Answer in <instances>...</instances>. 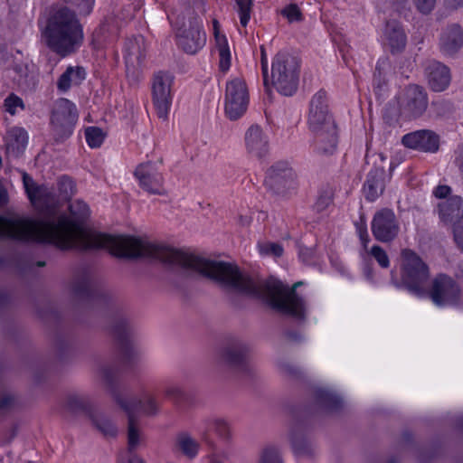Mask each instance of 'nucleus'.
<instances>
[{
  "mask_svg": "<svg viewBox=\"0 0 463 463\" xmlns=\"http://www.w3.org/2000/svg\"><path fill=\"white\" fill-rule=\"evenodd\" d=\"M219 53V66L221 71H227L231 66L232 54L226 37H218L215 43Z\"/></svg>",
  "mask_w": 463,
  "mask_h": 463,
  "instance_id": "39",
  "label": "nucleus"
},
{
  "mask_svg": "<svg viewBox=\"0 0 463 463\" xmlns=\"http://www.w3.org/2000/svg\"><path fill=\"white\" fill-rule=\"evenodd\" d=\"M249 94L245 82L241 79H234L227 83L225 94V112L227 116L235 120L247 110Z\"/></svg>",
  "mask_w": 463,
  "mask_h": 463,
  "instance_id": "11",
  "label": "nucleus"
},
{
  "mask_svg": "<svg viewBox=\"0 0 463 463\" xmlns=\"http://www.w3.org/2000/svg\"><path fill=\"white\" fill-rule=\"evenodd\" d=\"M370 253L376 260V261L379 263V265L382 268L389 267V264H390L389 258L387 256V253L382 247H380L378 245L373 246Z\"/></svg>",
  "mask_w": 463,
  "mask_h": 463,
  "instance_id": "52",
  "label": "nucleus"
},
{
  "mask_svg": "<svg viewBox=\"0 0 463 463\" xmlns=\"http://www.w3.org/2000/svg\"><path fill=\"white\" fill-rule=\"evenodd\" d=\"M14 70L21 76H27V66L22 64H15Z\"/></svg>",
  "mask_w": 463,
  "mask_h": 463,
  "instance_id": "63",
  "label": "nucleus"
},
{
  "mask_svg": "<svg viewBox=\"0 0 463 463\" xmlns=\"http://www.w3.org/2000/svg\"><path fill=\"white\" fill-rule=\"evenodd\" d=\"M119 463H145L136 453L127 454V458H121Z\"/></svg>",
  "mask_w": 463,
  "mask_h": 463,
  "instance_id": "61",
  "label": "nucleus"
},
{
  "mask_svg": "<svg viewBox=\"0 0 463 463\" xmlns=\"http://www.w3.org/2000/svg\"><path fill=\"white\" fill-rule=\"evenodd\" d=\"M76 106L67 99H59L53 106L51 122L57 139L68 137L77 121Z\"/></svg>",
  "mask_w": 463,
  "mask_h": 463,
  "instance_id": "8",
  "label": "nucleus"
},
{
  "mask_svg": "<svg viewBox=\"0 0 463 463\" xmlns=\"http://www.w3.org/2000/svg\"><path fill=\"white\" fill-rule=\"evenodd\" d=\"M279 368L284 373L292 377L298 376L300 373L299 369L296 365L286 361L279 363Z\"/></svg>",
  "mask_w": 463,
  "mask_h": 463,
  "instance_id": "54",
  "label": "nucleus"
},
{
  "mask_svg": "<svg viewBox=\"0 0 463 463\" xmlns=\"http://www.w3.org/2000/svg\"><path fill=\"white\" fill-rule=\"evenodd\" d=\"M146 444L145 434L135 415H128L127 454L136 453Z\"/></svg>",
  "mask_w": 463,
  "mask_h": 463,
  "instance_id": "27",
  "label": "nucleus"
},
{
  "mask_svg": "<svg viewBox=\"0 0 463 463\" xmlns=\"http://www.w3.org/2000/svg\"><path fill=\"white\" fill-rule=\"evenodd\" d=\"M99 374L103 381L107 391L111 395L113 401L118 405L123 403V398L128 392V388H121L117 380L118 369L116 366L104 364L99 366Z\"/></svg>",
  "mask_w": 463,
  "mask_h": 463,
  "instance_id": "21",
  "label": "nucleus"
},
{
  "mask_svg": "<svg viewBox=\"0 0 463 463\" xmlns=\"http://www.w3.org/2000/svg\"><path fill=\"white\" fill-rule=\"evenodd\" d=\"M280 14L287 18L289 23L300 22L303 20V14L297 4H289L280 10Z\"/></svg>",
  "mask_w": 463,
  "mask_h": 463,
  "instance_id": "47",
  "label": "nucleus"
},
{
  "mask_svg": "<svg viewBox=\"0 0 463 463\" xmlns=\"http://www.w3.org/2000/svg\"><path fill=\"white\" fill-rule=\"evenodd\" d=\"M245 146L250 155L260 158L269 152V137L260 126L252 125L245 133Z\"/></svg>",
  "mask_w": 463,
  "mask_h": 463,
  "instance_id": "22",
  "label": "nucleus"
},
{
  "mask_svg": "<svg viewBox=\"0 0 463 463\" xmlns=\"http://www.w3.org/2000/svg\"><path fill=\"white\" fill-rule=\"evenodd\" d=\"M4 107L5 111L9 112L11 115H14L17 108H21L24 109V104L21 98L16 96L14 93H11L4 102Z\"/></svg>",
  "mask_w": 463,
  "mask_h": 463,
  "instance_id": "50",
  "label": "nucleus"
},
{
  "mask_svg": "<svg viewBox=\"0 0 463 463\" xmlns=\"http://www.w3.org/2000/svg\"><path fill=\"white\" fill-rule=\"evenodd\" d=\"M123 403H125V406L122 404H118V406L128 415H135V411L141 409L145 415L156 416L161 409V402L155 394L149 392H143L141 398H137L133 396L128 390L123 398Z\"/></svg>",
  "mask_w": 463,
  "mask_h": 463,
  "instance_id": "19",
  "label": "nucleus"
},
{
  "mask_svg": "<svg viewBox=\"0 0 463 463\" xmlns=\"http://www.w3.org/2000/svg\"><path fill=\"white\" fill-rule=\"evenodd\" d=\"M299 60L285 52H278L271 65V85L284 96H292L298 90Z\"/></svg>",
  "mask_w": 463,
  "mask_h": 463,
  "instance_id": "4",
  "label": "nucleus"
},
{
  "mask_svg": "<svg viewBox=\"0 0 463 463\" xmlns=\"http://www.w3.org/2000/svg\"><path fill=\"white\" fill-rule=\"evenodd\" d=\"M92 425L103 436L115 438L118 435V428L113 420L101 411H92L90 415Z\"/></svg>",
  "mask_w": 463,
  "mask_h": 463,
  "instance_id": "37",
  "label": "nucleus"
},
{
  "mask_svg": "<svg viewBox=\"0 0 463 463\" xmlns=\"http://www.w3.org/2000/svg\"><path fill=\"white\" fill-rule=\"evenodd\" d=\"M23 184L31 202H42L53 197V193L44 185H37L33 179L23 172Z\"/></svg>",
  "mask_w": 463,
  "mask_h": 463,
  "instance_id": "35",
  "label": "nucleus"
},
{
  "mask_svg": "<svg viewBox=\"0 0 463 463\" xmlns=\"http://www.w3.org/2000/svg\"><path fill=\"white\" fill-rule=\"evenodd\" d=\"M14 401H15V397L14 394L9 393V392L4 393L0 397V409L1 410L9 409L11 406H13V404L14 403Z\"/></svg>",
  "mask_w": 463,
  "mask_h": 463,
  "instance_id": "58",
  "label": "nucleus"
},
{
  "mask_svg": "<svg viewBox=\"0 0 463 463\" xmlns=\"http://www.w3.org/2000/svg\"><path fill=\"white\" fill-rule=\"evenodd\" d=\"M236 10L240 17V24L241 26L246 27L250 19L252 12L253 0H235Z\"/></svg>",
  "mask_w": 463,
  "mask_h": 463,
  "instance_id": "42",
  "label": "nucleus"
},
{
  "mask_svg": "<svg viewBox=\"0 0 463 463\" xmlns=\"http://www.w3.org/2000/svg\"><path fill=\"white\" fill-rule=\"evenodd\" d=\"M257 463H284V461L278 447L267 446L260 452Z\"/></svg>",
  "mask_w": 463,
  "mask_h": 463,
  "instance_id": "41",
  "label": "nucleus"
},
{
  "mask_svg": "<svg viewBox=\"0 0 463 463\" xmlns=\"http://www.w3.org/2000/svg\"><path fill=\"white\" fill-rule=\"evenodd\" d=\"M456 164L463 174V148L460 149L459 154L456 158Z\"/></svg>",
  "mask_w": 463,
  "mask_h": 463,
  "instance_id": "64",
  "label": "nucleus"
},
{
  "mask_svg": "<svg viewBox=\"0 0 463 463\" xmlns=\"http://www.w3.org/2000/svg\"><path fill=\"white\" fill-rule=\"evenodd\" d=\"M41 36L44 45L61 58L75 53L84 40L83 28L76 13L67 6L50 12Z\"/></svg>",
  "mask_w": 463,
  "mask_h": 463,
  "instance_id": "3",
  "label": "nucleus"
},
{
  "mask_svg": "<svg viewBox=\"0 0 463 463\" xmlns=\"http://www.w3.org/2000/svg\"><path fill=\"white\" fill-rule=\"evenodd\" d=\"M387 61H379L375 67V71L373 73V90L376 94H380V92L386 86L385 73L383 71L385 66L387 65Z\"/></svg>",
  "mask_w": 463,
  "mask_h": 463,
  "instance_id": "44",
  "label": "nucleus"
},
{
  "mask_svg": "<svg viewBox=\"0 0 463 463\" xmlns=\"http://www.w3.org/2000/svg\"><path fill=\"white\" fill-rule=\"evenodd\" d=\"M314 395L317 405L326 412L337 411L343 405L342 399L328 389L317 388Z\"/></svg>",
  "mask_w": 463,
  "mask_h": 463,
  "instance_id": "33",
  "label": "nucleus"
},
{
  "mask_svg": "<svg viewBox=\"0 0 463 463\" xmlns=\"http://www.w3.org/2000/svg\"><path fill=\"white\" fill-rule=\"evenodd\" d=\"M425 73L430 89L436 92L445 90L450 83L449 69L437 61H431L427 64Z\"/></svg>",
  "mask_w": 463,
  "mask_h": 463,
  "instance_id": "23",
  "label": "nucleus"
},
{
  "mask_svg": "<svg viewBox=\"0 0 463 463\" xmlns=\"http://www.w3.org/2000/svg\"><path fill=\"white\" fill-rule=\"evenodd\" d=\"M439 213L442 222L456 224L463 218V200L458 195L450 196L447 201L439 203Z\"/></svg>",
  "mask_w": 463,
  "mask_h": 463,
  "instance_id": "24",
  "label": "nucleus"
},
{
  "mask_svg": "<svg viewBox=\"0 0 463 463\" xmlns=\"http://www.w3.org/2000/svg\"><path fill=\"white\" fill-rule=\"evenodd\" d=\"M305 427L298 420H293L289 425L288 438L294 452L298 456L310 455L312 445L305 437Z\"/></svg>",
  "mask_w": 463,
  "mask_h": 463,
  "instance_id": "25",
  "label": "nucleus"
},
{
  "mask_svg": "<svg viewBox=\"0 0 463 463\" xmlns=\"http://www.w3.org/2000/svg\"><path fill=\"white\" fill-rule=\"evenodd\" d=\"M451 192V188L449 185L440 184L438 185L433 191L435 197L442 199L446 198Z\"/></svg>",
  "mask_w": 463,
  "mask_h": 463,
  "instance_id": "60",
  "label": "nucleus"
},
{
  "mask_svg": "<svg viewBox=\"0 0 463 463\" xmlns=\"http://www.w3.org/2000/svg\"><path fill=\"white\" fill-rule=\"evenodd\" d=\"M260 62H261V70L263 74V81L264 86L269 89V80H268V61L267 55L264 46H260Z\"/></svg>",
  "mask_w": 463,
  "mask_h": 463,
  "instance_id": "55",
  "label": "nucleus"
},
{
  "mask_svg": "<svg viewBox=\"0 0 463 463\" xmlns=\"http://www.w3.org/2000/svg\"><path fill=\"white\" fill-rule=\"evenodd\" d=\"M174 77L165 71H157L152 80V99L159 118L166 120L172 104L171 87Z\"/></svg>",
  "mask_w": 463,
  "mask_h": 463,
  "instance_id": "9",
  "label": "nucleus"
},
{
  "mask_svg": "<svg viewBox=\"0 0 463 463\" xmlns=\"http://www.w3.org/2000/svg\"><path fill=\"white\" fill-rule=\"evenodd\" d=\"M176 445L188 458H194L198 454L200 444L187 432H181L176 437Z\"/></svg>",
  "mask_w": 463,
  "mask_h": 463,
  "instance_id": "38",
  "label": "nucleus"
},
{
  "mask_svg": "<svg viewBox=\"0 0 463 463\" xmlns=\"http://www.w3.org/2000/svg\"><path fill=\"white\" fill-rule=\"evenodd\" d=\"M208 430H213L220 438L228 439L231 437V429L228 421L222 418H211L204 421Z\"/></svg>",
  "mask_w": 463,
  "mask_h": 463,
  "instance_id": "40",
  "label": "nucleus"
},
{
  "mask_svg": "<svg viewBox=\"0 0 463 463\" xmlns=\"http://www.w3.org/2000/svg\"><path fill=\"white\" fill-rule=\"evenodd\" d=\"M145 59L143 39L129 40L126 43V66L128 70L140 66Z\"/></svg>",
  "mask_w": 463,
  "mask_h": 463,
  "instance_id": "32",
  "label": "nucleus"
},
{
  "mask_svg": "<svg viewBox=\"0 0 463 463\" xmlns=\"http://www.w3.org/2000/svg\"><path fill=\"white\" fill-rule=\"evenodd\" d=\"M60 194L64 199L70 198L75 192L74 182L67 176H62L58 183Z\"/></svg>",
  "mask_w": 463,
  "mask_h": 463,
  "instance_id": "49",
  "label": "nucleus"
},
{
  "mask_svg": "<svg viewBox=\"0 0 463 463\" xmlns=\"http://www.w3.org/2000/svg\"><path fill=\"white\" fill-rule=\"evenodd\" d=\"M333 127L336 126L328 111L326 93L324 90H319L310 101L308 128L312 133H315L326 128L331 129Z\"/></svg>",
  "mask_w": 463,
  "mask_h": 463,
  "instance_id": "15",
  "label": "nucleus"
},
{
  "mask_svg": "<svg viewBox=\"0 0 463 463\" xmlns=\"http://www.w3.org/2000/svg\"><path fill=\"white\" fill-rule=\"evenodd\" d=\"M109 330L118 342L123 363H135L139 354L131 342L133 326L129 318L124 314L116 315L110 322Z\"/></svg>",
  "mask_w": 463,
  "mask_h": 463,
  "instance_id": "7",
  "label": "nucleus"
},
{
  "mask_svg": "<svg viewBox=\"0 0 463 463\" xmlns=\"http://www.w3.org/2000/svg\"><path fill=\"white\" fill-rule=\"evenodd\" d=\"M333 196V188L329 185L323 186L320 189L317 199L316 201L315 209L317 212H323L324 210H326L332 203Z\"/></svg>",
  "mask_w": 463,
  "mask_h": 463,
  "instance_id": "43",
  "label": "nucleus"
},
{
  "mask_svg": "<svg viewBox=\"0 0 463 463\" xmlns=\"http://www.w3.org/2000/svg\"><path fill=\"white\" fill-rule=\"evenodd\" d=\"M314 134V146L317 153L322 155H332L337 146L336 127L331 129H324Z\"/></svg>",
  "mask_w": 463,
  "mask_h": 463,
  "instance_id": "28",
  "label": "nucleus"
},
{
  "mask_svg": "<svg viewBox=\"0 0 463 463\" xmlns=\"http://www.w3.org/2000/svg\"><path fill=\"white\" fill-rule=\"evenodd\" d=\"M164 394L165 398L170 400L175 405H179L185 399L184 389L175 383L166 385L164 389Z\"/></svg>",
  "mask_w": 463,
  "mask_h": 463,
  "instance_id": "45",
  "label": "nucleus"
},
{
  "mask_svg": "<svg viewBox=\"0 0 463 463\" xmlns=\"http://www.w3.org/2000/svg\"><path fill=\"white\" fill-rule=\"evenodd\" d=\"M259 250L262 255H272L280 257L283 254V248L280 244L275 242H265L259 245Z\"/></svg>",
  "mask_w": 463,
  "mask_h": 463,
  "instance_id": "51",
  "label": "nucleus"
},
{
  "mask_svg": "<svg viewBox=\"0 0 463 463\" xmlns=\"http://www.w3.org/2000/svg\"><path fill=\"white\" fill-rule=\"evenodd\" d=\"M402 144L423 152H436L439 149V137L430 130H418L403 136Z\"/></svg>",
  "mask_w": 463,
  "mask_h": 463,
  "instance_id": "20",
  "label": "nucleus"
},
{
  "mask_svg": "<svg viewBox=\"0 0 463 463\" xmlns=\"http://www.w3.org/2000/svg\"><path fill=\"white\" fill-rule=\"evenodd\" d=\"M431 106L435 109L438 115H443L451 109L450 104L444 100L432 101Z\"/></svg>",
  "mask_w": 463,
  "mask_h": 463,
  "instance_id": "57",
  "label": "nucleus"
},
{
  "mask_svg": "<svg viewBox=\"0 0 463 463\" xmlns=\"http://www.w3.org/2000/svg\"><path fill=\"white\" fill-rule=\"evenodd\" d=\"M139 186L150 194L163 195L166 194L164 188L163 175L156 163L147 161L138 165L134 172Z\"/></svg>",
  "mask_w": 463,
  "mask_h": 463,
  "instance_id": "17",
  "label": "nucleus"
},
{
  "mask_svg": "<svg viewBox=\"0 0 463 463\" xmlns=\"http://www.w3.org/2000/svg\"><path fill=\"white\" fill-rule=\"evenodd\" d=\"M384 36L392 53L404 49L406 45V35L403 29L397 22L391 21L386 24Z\"/></svg>",
  "mask_w": 463,
  "mask_h": 463,
  "instance_id": "30",
  "label": "nucleus"
},
{
  "mask_svg": "<svg viewBox=\"0 0 463 463\" xmlns=\"http://www.w3.org/2000/svg\"><path fill=\"white\" fill-rule=\"evenodd\" d=\"M180 274L185 277L202 275L217 282L227 293L260 298L282 314L304 319V301L296 292L302 281L296 282L290 288L273 278L256 281L242 273L235 264L210 260L188 252Z\"/></svg>",
  "mask_w": 463,
  "mask_h": 463,
  "instance_id": "2",
  "label": "nucleus"
},
{
  "mask_svg": "<svg viewBox=\"0 0 463 463\" xmlns=\"http://www.w3.org/2000/svg\"><path fill=\"white\" fill-rule=\"evenodd\" d=\"M249 354V345L240 339H233L220 351L219 360L222 364L232 370L248 373Z\"/></svg>",
  "mask_w": 463,
  "mask_h": 463,
  "instance_id": "12",
  "label": "nucleus"
},
{
  "mask_svg": "<svg viewBox=\"0 0 463 463\" xmlns=\"http://www.w3.org/2000/svg\"><path fill=\"white\" fill-rule=\"evenodd\" d=\"M94 3L95 0H80V2L77 4L80 15H89L92 11Z\"/></svg>",
  "mask_w": 463,
  "mask_h": 463,
  "instance_id": "56",
  "label": "nucleus"
},
{
  "mask_svg": "<svg viewBox=\"0 0 463 463\" xmlns=\"http://www.w3.org/2000/svg\"><path fill=\"white\" fill-rule=\"evenodd\" d=\"M401 113H402L401 109H399L395 104H388L384 109L383 120L389 126H395L399 121Z\"/></svg>",
  "mask_w": 463,
  "mask_h": 463,
  "instance_id": "48",
  "label": "nucleus"
},
{
  "mask_svg": "<svg viewBox=\"0 0 463 463\" xmlns=\"http://www.w3.org/2000/svg\"><path fill=\"white\" fill-rule=\"evenodd\" d=\"M387 167H389L391 173L393 168L392 165L382 153L367 156L364 168L367 175L363 188L366 200L373 202L383 193L386 179L385 169Z\"/></svg>",
  "mask_w": 463,
  "mask_h": 463,
  "instance_id": "6",
  "label": "nucleus"
},
{
  "mask_svg": "<svg viewBox=\"0 0 463 463\" xmlns=\"http://www.w3.org/2000/svg\"><path fill=\"white\" fill-rule=\"evenodd\" d=\"M179 46L187 53L194 54L202 49L206 43V34L202 30V21L197 17H191L188 24H184L176 33Z\"/></svg>",
  "mask_w": 463,
  "mask_h": 463,
  "instance_id": "14",
  "label": "nucleus"
},
{
  "mask_svg": "<svg viewBox=\"0 0 463 463\" xmlns=\"http://www.w3.org/2000/svg\"><path fill=\"white\" fill-rule=\"evenodd\" d=\"M28 137L21 128H13L8 131L6 149L9 155L18 157L26 146Z\"/></svg>",
  "mask_w": 463,
  "mask_h": 463,
  "instance_id": "34",
  "label": "nucleus"
},
{
  "mask_svg": "<svg viewBox=\"0 0 463 463\" xmlns=\"http://www.w3.org/2000/svg\"><path fill=\"white\" fill-rule=\"evenodd\" d=\"M463 44V30L458 24L449 26L440 38V48L447 54H453Z\"/></svg>",
  "mask_w": 463,
  "mask_h": 463,
  "instance_id": "29",
  "label": "nucleus"
},
{
  "mask_svg": "<svg viewBox=\"0 0 463 463\" xmlns=\"http://www.w3.org/2000/svg\"><path fill=\"white\" fill-rule=\"evenodd\" d=\"M437 0H413L416 9L422 14H430L435 7Z\"/></svg>",
  "mask_w": 463,
  "mask_h": 463,
  "instance_id": "53",
  "label": "nucleus"
},
{
  "mask_svg": "<svg viewBox=\"0 0 463 463\" xmlns=\"http://www.w3.org/2000/svg\"><path fill=\"white\" fill-rule=\"evenodd\" d=\"M429 295L439 307L457 305L460 300L461 288L451 277L439 274L433 279Z\"/></svg>",
  "mask_w": 463,
  "mask_h": 463,
  "instance_id": "10",
  "label": "nucleus"
},
{
  "mask_svg": "<svg viewBox=\"0 0 463 463\" xmlns=\"http://www.w3.org/2000/svg\"><path fill=\"white\" fill-rule=\"evenodd\" d=\"M213 33L215 38V43H217L218 37H226L224 34L220 33V24L217 20L213 21Z\"/></svg>",
  "mask_w": 463,
  "mask_h": 463,
  "instance_id": "62",
  "label": "nucleus"
},
{
  "mask_svg": "<svg viewBox=\"0 0 463 463\" xmlns=\"http://www.w3.org/2000/svg\"><path fill=\"white\" fill-rule=\"evenodd\" d=\"M92 289L90 271L87 269L77 270L71 284L72 296L78 299H85L91 296Z\"/></svg>",
  "mask_w": 463,
  "mask_h": 463,
  "instance_id": "26",
  "label": "nucleus"
},
{
  "mask_svg": "<svg viewBox=\"0 0 463 463\" xmlns=\"http://www.w3.org/2000/svg\"><path fill=\"white\" fill-rule=\"evenodd\" d=\"M64 409L73 414L85 413L90 417L92 404L89 396L81 393H70L65 398Z\"/></svg>",
  "mask_w": 463,
  "mask_h": 463,
  "instance_id": "31",
  "label": "nucleus"
},
{
  "mask_svg": "<svg viewBox=\"0 0 463 463\" xmlns=\"http://www.w3.org/2000/svg\"><path fill=\"white\" fill-rule=\"evenodd\" d=\"M454 239L463 252V223H458L454 226Z\"/></svg>",
  "mask_w": 463,
  "mask_h": 463,
  "instance_id": "59",
  "label": "nucleus"
},
{
  "mask_svg": "<svg viewBox=\"0 0 463 463\" xmlns=\"http://www.w3.org/2000/svg\"><path fill=\"white\" fill-rule=\"evenodd\" d=\"M86 76L82 67L69 66L57 80V88L61 91H67L72 85H79Z\"/></svg>",
  "mask_w": 463,
  "mask_h": 463,
  "instance_id": "36",
  "label": "nucleus"
},
{
  "mask_svg": "<svg viewBox=\"0 0 463 463\" xmlns=\"http://www.w3.org/2000/svg\"><path fill=\"white\" fill-rule=\"evenodd\" d=\"M428 94L424 88L411 84L404 90L400 106L402 114L410 118L420 117L428 108Z\"/></svg>",
  "mask_w": 463,
  "mask_h": 463,
  "instance_id": "16",
  "label": "nucleus"
},
{
  "mask_svg": "<svg viewBox=\"0 0 463 463\" xmlns=\"http://www.w3.org/2000/svg\"><path fill=\"white\" fill-rule=\"evenodd\" d=\"M69 210L73 220L64 214L40 222L18 214H0V239L20 242H48L61 250L108 249L120 258L159 260L167 269L180 273L185 251L135 236H113L87 232L81 226L90 214L87 203L76 200L70 204Z\"/></svg>",
  "mask_w": 463,
  "mask_h": 463,
  "instance_id": "1",
  "label": "nucleus"
},
{
  "mask_svg": "<svg viewBox=\"0 0 463 463\" xmlns=\"http://www.w3.org/2000/svg\"><path fill=\"white\" fill-rule=\"evenodd\" d=\"M400 232L399 222L394 213L389 209L377 212L372 221V232L381 242L393 241Z\"/></svg>",
  "mask_w": 463,
  "mask_h": 463,
  "instance_id": "18",
  "label": "nucleus"
},
{
  "mask_svg": "<svg viewBox=\"0 0 463 463\" xmlns=\"http://www.w3.org/2000/svg\"><path fill=\"white\" fill-rule=\"evenodd\" d=\"M85 137L90 147H99L104 141L105 133L98 127H88L85 129Z\"/></svg>",
  "mask_w": 463,
  "mask_h": 463,
  "instance_id": "46",
  "label": "nucleus"
},
{
  "mask_svg": "<svg viewBox=\"0 0 463 463\" xmlns=\"http://www.w3.org/2000/svg\"><path fill=\"white\" fill-rule=\"evenodd\" d=\"M402 257V279L403 285L411 293L416 296L424 295V284L430 276L428 266L411 250H403Z\"/></svg>",
  "mask_w": 463,
  "mask_h": 463,
  "instance_id": "5",
  "label": "nucleus"
},
{
  "mask_svg": "<svg viewBox=\"0 0 463 463\" xmlns=\"http://www.w3.org/2000/svg\"><path fill=\"white\" fill-rule=\"evenodd\" d=\"M266 186L277 194H283L296 186V173L287 162H277L267 172Z\"/></svg>",
  "mask_w": 463,
  "mask_h": 463,
  "instance_id": "13",
  "label": "nucleus"
}]
</instances>
